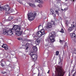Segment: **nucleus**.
I'll list each match as a JSON object with an SVG mask.
<instances>
[{"instance_id":"1","label":"nucleus","mask_w":76,"mask_h":76,"mask_svg":"<svg viewBox=\"0 0 76 76\" xmlns=\"http://www.w3.org/2000/svg\"><path fill=\"white\" fill-rule=\"evenodd\" d=\"M22 26L20 24L18 25H14L12 28H5L4 29L3 34L6 35H11L14 32L15 35L18 36H20L22 34V31H20Z\"/></svg>"},{"instance_id":"2","label":"nucleus","mask_w":76,"mask_h":76,"mask_svg":"<svg viewBox=\"0 0 76 76\" xmlns=\"http://www.w3.org/2000/svg\"><path fill=\"white\" fill-rule=\"evenodd\" d=\"M56 37V33L55 31H53L51 33V35L50 37H48L46 39V41L48 43H54L55 41V37Z\"/></svg>"},{"instance_id":"3","label":"nucleus","mask_w":76,"mask_h":76,"mask_svg":"<svg viewBox=\"0 0 76 76\" xmlns=\"http://www.w3.org/2000/svg\"><path fill=\"white\" fill-rule=\"evenodd\" d=\"M37 15V13L36 12H34V14L32 12H30V13H28L27 14L28 19L29 20H34L35 19V16Z\"/></svg>"},{"instance_id":"4","label":"nucleus","mask_w":76,"mask_h":76,"mask_svg":"<svg viewBox=\"0 0 76 76\" xmlns=\"http://www.w3.org/2000/svg\"><path fill=\"white\" fill-rule=\"evenodd\" d=\"M29 55L32 58V60H33L34 61L37 60L38 56H37V55L35 53L32 52V51H31Z\"/></svg>"},{"instance_id":"5","label":"nucleus","mask_w":76,"mask_h":76,"mask_svg":"<svg viewBox=\"0 0 76 76\" xmlns=\"http://www.w3.org/2000/svg\"><path fill=\"white\" fill-rule=\"evenodd\" d=\"M64 75V72L61 69H59V70H58L57 76H63Z\"/></svg>"},{"instance_id":"6","label":"nucleus","mask_w":76,"mask_h":76,"mask_svg":"<svg viewBox=\"0 0 76 76\" xmlns=\"http://www.w3.org/2000/svg\"><path fill=\"white\" fill-rule=\"evenodd\" d=\"M3 11L6 10V12H9V10L10 9V7L7 6H3Z\"/></svg>"},{"instance_id":"7","label":"nucleus","mask_w":76,"mask_h":76,"mask_svg":"<svg viewBox=\"0 0 76 76\" xmlns=\"http://www.w3.org/2000/svg\"><path fill=\"white\" fill-rule=\"evenodd\" d=\"M33 42V40L31 39H26L22 41V43L23 44H24L25 42Z\"/></svg>"},{"instance_id":"8","label":"nucleus","mask_w":76,"mask_h":76,"mask_svg":"<svg viewBox=\"0 0 76 76\" xmlns=\"http://www.w3.org/2000/svg\"><path fill=\"white\" fill-rule=\"evenodd\" d=\"M41 39H42V38L41 37H39L38 38L36 41V43L37 45H39L41 41Z\"/></svg>"},{"instance_id":"9","label":"nucleus","mask_w":76,"mask_h":76,"mask_svg":"<svg viewBox=\"0 0 76 76\" xmlns=\"http://www.w3.org/2000/svg\"><path fill=\"white\" fill-rule=\"evenodd\" d=\"M70 37L71 38V39H72L73 40L75 39V38L76 37V34L74 33H71L70 34Z\"/></svg>"},{"instance_id":"10","label":"nucleus","mask_w":76,"mask_h":76,"mask_svg":"<svg viewBox=\"0 0 76 76\" xmlns=\"http://www.w3.org/2000/svg\"><path fill=\"white\" fill-rule=\"evenodd\" d=\"M33 51L32 52H34V53H37L38 51V48L36 46H34L33 47Z\"/></svg>"},{"instance_id":"11","label":"nucleus","mask_w":76,"mask_h":76,"mask_svg":"<svg viewBox=\"0 0 76 76\" xmlns=\"http://www.w3.org/2000/svg\"><path fill=\"white\" fill-rule=\"evenodd\" d=\"M52 25L53 24L51 23H48L47 25V29H49V28H51L52 27Z\"/></svg>"},{"instance_id":"12","label":"nucleus","mask_w":76,"mask_h":76,"mask_svg":"<svg viewBox=\"0 0 76 76\" xmlns=\"http://www.w3.org/2000/svg\"><path fill=\"white\" fill-rule=\"evenodd\" d=\"M22 48H24V49H26L25 50H26V51H27L28 50V48H29V47H28V46H26V45H23L22 46Z\"/></svg>"},{"instance_id":"13","label":"nucleus","mask_w":76,"mask_h":76,"mask_svg":"<svg viewBox=\"0 0 76 76\" xmlns=\"http://www.w3.org/2000/svg\"><path fill=\"white\" fill-rule=\"evenodd\" d=\"M44 34H42L39 31H38L37 32V36L38 37H42V36Z\"/></svg>"},{"instance_id":"14","label":"nucleus","mask_w":76,"mask_h":76,"mask_svg":"<svg viewBox=\"0 0 76 76\" xmlns=\"http://www.w3.org/2000/svg\"><path fill=\"white\" fill-rule=\"evenodd\" d=\"M28 4L30 6L32 7H36V6L35 5L33 4H32L29 3Z\"/></svg>"},{"instance_id":"15","label":"nucleus","mask_w":76,"mask_h":76,"mask_svg":"<svg viewBox=\"0 0 76 76\" xmlns=\"http://www.w3.org/2000/svg\"><path fill=\"white\" fill-rule=\"evenodd\" d=\"M39 31L42 33L43 35L45 34V31L43 29H42L41 30V31Z\"/></svg>"},{"instance_id":"16","label":"nucleus","mask_w":76,"mask_h":76,"mask_svg":"<svg viewBox=\"0 0 76 76\" xmlns=\"http://www.w3.org/2000/svg\"><path fill=\"white\" fill-rule=\"evenodd\" d=\"M8 20H13V18L12 16H10L8 18Z\"/></svg>"},{"instance_id":"17","label":"nucleus","mask_w":76,"mask_h":76,"mask_svg":"<svg viewBox=\"0 0 76 76\" xmlns=\"http://www.w3.org/2000/svg\"><path fill=\"white\" fill-rule=\"evenodd\" d=\"M7 45L6 44H3V45H2V48H5L6 47H7Z\"/></svg>"},{"instance_id":"18","label":"nucleus","mask_w":76,"mask_h":76,"mask_svg":"<svg viewBox=\"0 0 76 76\" xmlns=\"http://www.w3.org/2000/svg\"><path fill=\"white\" fill-rule=\"evenodd\" d=\"M72 53H73L74 54H76V49L75 48L74 50H72Z\"/></svg>"},{"instance_id":"19","label":"nucleus","mask_w":76,"mask_h":76,"mask_svg":"<svg viewBox=\"0 0 76 76\" xmlns=\"http://www.w3.org/2000/svg\"><path fill=\"white\" fill-rule=\"evenodd\" d=\"M73 30V28L72 27H70L69 28V32H71Z\"/></svg>"},{"instance_id":"20","label":"nucleus","mask_w":76,"mask_h":76,"mask_svg":"<svg viewBox=\"0 0 76 76\" xmlns=\"http://www.w3.org/2000/svg\"><path fill=\"white\" fill-rule=\"evenodd\" d=\"M37 2L39 3H42V0H39L37 1Z\"/></svg>"},{"instance_id":"21","label":"nucleus","mask_w":76,"mask_h":76,"mask_svg":"<svg viewBox=\"0 0 76 76\" xmlns=\"http://www.w3.org/2000/svg\"><path fill=\"white\" fill-rule=\"evenodd\" d=\"M66 24V26H68V24H69V21L67 20L65 21Z\"/></svg>"},{"instance_id":"22","label":"nucleus","mask_w":76,"mask_h":76,"mask_svg":"<svg viewBox=\"0 0 76 76\" xmlns=\"http://www.w3.org/2000/svg\"><path fill=\"white\" fill-rule=\"evenodd\" d=\"M0 11H3V7H1V5H0Z\"/></svg>"},{"instance_id":"23","label":"nucleus","mask_w":76,"mask_h":76,"mask_svg":"<svg viewBox=\"0 0 76 76\" xmlns=\"http://www.w3.org/2000/svg\"><path fill=\"white\" fill-rule=\"evenodd\" d=\"M55 12L56 14H57L58 15H59V14H60V13H59V12H58V11H55Z\"/></svg>"},{"instance_id":"24","label":"nucleus","mask_w":76,"mask_h":76,"mask_svg":"<svg viewBox=\"0 0 76 76\" xmlns=\"http://www.w3.org/2000/svg\"><path fill=\"white\" fill-rule=\"evenodd\" d=\"M61 62V58H59V62L58 64H60V62Z\"/></svg>"},{"instance_id":"25","label":"nucleus","mask_w":76,"mask_h":76,"mask_svg":"<svg viewBox=\"0 0 76 76\" xmlns=\"http://www.w3.org/2000/svg\"><path fill=\"white\" fill-rule=\"evenodd\" d=\"M59 54V52L58 51H56V55L58 56Z\"/></svg>"},{"instance_id":"26","label":"nucleus","mask_w":76,"mask_h":76,"mask_svg":"<svg viewBox=\"0 0 76 76\" xmlns=\"http://www.w3.org/2000/svg\"><path fill=\"white\" fill-rule=\"evenodd\" d=\"M17 1H18V2H19V3H20V4H22V1H20V0H17Z\"/></svg>"},{"instance_id":"27","label":"nucleus","mask_w":76,"mask_h":76,"mask_svg":"<svg viewBox=\"0 0 76 76\" xmlns=\"http://www.w3.org/2000/svg\"><path fill=\"white\" fill-rule=\"evenodd\" d=\"M60 32H62V33H64V30H63V29L62 28Z\"/></svg>"},{"instance_id":"28","label":"nucleus","mask_w":76,"mask_h":76,"mask_svg":"<svg viewBox=\"0 0 76 76\" xmlns=\"http://www.w3.org/2000/svg\"><path fill=\"white\" fill-rule=\"evenodd\" d=\"M1 73H2V74H4V73H7V72H5L4 71H3L1 72Z\"/></svg>"},{"instance_id":"29","label":"nucleus","mask_w":76,"mask_h":76,"mask_svg":"<svg viewBox=\"0 0 76 76\" xmlns=\"http://www.w3.org/2000/svg\"><path fill=\"white\" fill-rule=\"evenodd\" d=\"M71 27L72 28H75V25L72 24L71 25Z\"/></svg>"},{"instance_id":"30","label":"nucleus","mask_w":76,"mask_h":76,"mask_svg":"<svg viewBox=\"0 0 76 76\" xmlns=\"http://www.w3.org/2000/svg\"><path fill=\"white\" fill-rule=\"evenodd\" d=\"M18 39L20 41H21V40H22V39L21 38H18Z\"/></svg>"},{"instance_id":"31","label":"nucleus","mask_w":76,"mask_h":76,"mask_svg":"<svg viewBox=\"0 0 76 76\" xmlns=\"http://www.w3.org/2000/svg\"><path fill=\"white\" fill-rule=\"evenodd\" d=\"M52 15L53 16H54V17H56V14H53V12H52Z\"/></svg>"},{"instance_id":"32","label":"nucleus","mask_w":76,"mask_h":76,"mask_svg":"<svg viewBox=\"0 0 76 76\" xmlns=\"http://www.w3.org/2000/svg\"><path fill=\"white\" fill-rule=\"evenodd\" d=\"M4 48L5 50H7L8 49V47L7 46V47H5V48Z\"/></svg>"},{"instance_id":"33","label":"nucleus","mask_w":76,"mask_h":76,"mask_svg":"<svg viewBox=\"0 0 76 76\" xmlns=\"http://www.w3.org/2000/svg\"><path fill=\"white\" fill-rule=\"evenodd\" d=\"M33 39H37V37L35 36H33Z\"/></svg>"},{"instance_id":"34","label":"nucleus","mask_w":76,"mask_h":76,"mask_svg":"<svg viewBox=\"0 0 76 76\" xmlns=\"http://www.w3.org/2000/svg\"><path fill=\"white\" fill-rule=\"evenodd\" d=\"M4 66H5V65H4V64L3 63H1V66H2V67H4Z\"/></svg>"},{"instance_id":"35","label":"nucleus","mask_w":76,"mask_h":76,"mask_svg":"<svg viewBox=\"0 0 76 76\" xmlns=\"http://www.w3.org/2000/svg\"><path fill=\"white\" fill-rule=\"evenodd\" d=\"M68 9V7L64 9V11L67 10Z\"/></svg>"},{"instance_id":"36","label":"nucleus","mask_w":76,"mask_h":76,"mask_svg":"<svg viewBox=\"0 0 76 76\" xmlns=\"http://www.w3.org/2000/svg\"><path fill=\"white\" fill-rule=\"evenodd\" d=\"M41 26V25H40L39 26L38 28L39 29V27Z\"/></svg>"},{"instance_id":"37","label":"nucleus","mask_w":76,"mask_h":76,"mask_svg":"<svg viewBox=\"0 0 76 76\" xmlns=\"http://www.w3.org/2000/svg\"><path fill=\"white\" fill-rule=\"evenodd\" d=\"M75 74H76V72H75V73L72 76H75Z\"/></svg>"},{"instance_id":"38","label":"nucleus","mask_w":76,"mask_h":76,"mask_svg":"<svg viewBox=\"0 0 76 76\" xmlns=\"http://www.w3.org/2000/svg\"><path fill=\"white\" fill-rule=\"evenodd\" d=\"M66 45H67V43H66L65 44V46L66 47Z\"/></svg>"},{"instance_id":"39","label":"nucleus","mask_w":76,"mask_h":76,"mask_svg":"<svg viewBox=\"0 0 76 76\" xmlns=\"http://www.w3.org/2000/svg\"><path fill=\"white\" fill-rule=\"evenodd\" d=\"M50 70H49L48 72H47V73H50Z\"/></svg>"},{"instance_id":"40","label":"nucleus","mask_w":76,"mask_h":76,"mask_svg":"<svg viewBox=\"0 0 76 76\" xmlns=\"http://www.w3.org/2000/svg\"><path fill=\"white\" fill-rule=\"evenodd\" d=\"M62 40H60V43H61V42H62Z\"/></svg>"},{"instance_id":"41","label":"nucleus","mask_w":76,"mask_h":76,"mask_svg":"<svg viewBox=\"0 0 76 76\" xmlns=\"http://www.w3.org/2000/svg\"><path fill=\"white\" fill-rule=\"evenodd\" d=\"M70 73H69V76H70Z\"/></svg>"},{"instance_id":"42","label":"nucleus","mask_w":76,"mask_h":76,"mask_svg":"<svg viewBox=\"0 0 76 76\" xmlns=\"http://www.w3.org/2000/svg\"><path fill=\"white\" fill-rule=\"evenodd\" d=\"M75 65H74V66H73V67H74V69H75Z\"/></svg>"},{"instance_id":"43","label":"nucleus","mask_w":76,"mask_h":76,"mask_svg":"<svg viewBox=\"0 0 76 76\" xmlns=\"http://www.w3.org/2000/svg\"><path fill=\"white\" fill-rule=\"evenodd\" d=\"M61 10H63V9H61Z\"/></svg>"},{"instance_id":"44","label":"nucleus","mask_w":76,"mask_h":76,"mask_svg":"<svg viewBox=\"0 0 76 76\" xmlns=\"http://www.w3.org/2000/svg\"><path fill=\"white\" fill-rule=\"evenodd\" d=\"M67 0H65V1H67Z\"/></svg>"},{"instance_id":"45","label":"nucleus","mask_w":76,"mask_h":76,"mask_svg":"<svg viewBox=\"0 0 76 76\" xmlns=\"http://www.w3.org/2000/svg\"><path fill=\"white\" fill-rule=\"evenodd\" d=\"M0 43H1V41H0Z\"/></svg>"},{"instance_id":"46","label":"nucleus","mask_w":76,"mask_h":76,"mask_svg":"<svg viewBox=\"0 0 76 76\" xmlns=\"http://www.w3.org/2000/svg\"><path fill=\"white\" fill-rule=\"evenodd\" d=\"M59 0V1H60V0Z\"/></svg>"},{"instance_id":"47","label":"nucleus","mask_w":76,"mask_h":76,"mask_svg":"<svg viewBox=\"0 0 76 76\" xmlns=\"http://www.w3.org/2000/svg\"><path fill=\"white\" fill-rule=\"evenodd\" d=\"M24 56H26V55H25V54H24Z\"/></svg>"},{"instance_id":"48","label":"nucleus","mask_w":76,"mask_h":76,"mask_svg":"<svg viewBox=\"0 0 76 76\" xmlns=\"http://www.w3.org/2000/svg\"><path fill=\"white\" fill-rule=\"evenodd\" d=\"M44 0L45 1L46 0Z\"/></svg>"},{"instance_id":"49","label":"nucleus","mask_w":76,"mask_h":76,"mask_svg":"<svg viewBox=\"0 0 76 76\" xmlns=\"http://www.w3.org/2000/svg\"><path fill=\"white\" fill-rule=\"evenodd\" d=\"M16 59H17V58H16Z\"/></svg>"},{"instance_id":"50","label":"nucleus","mask_w":76,"mask_h":76,"mask_svg":"<svg viewBox=\"0 0 76 76\" xmlns=\"http://www.w3.org/2000/svg\"><path fill=\"white\" fill-rule=\"evenodd\" d=\"M18 76H19V75H18Z\"/></svg>"},{"instance_id":"51","label":"nucleus","mask_w":76,"mask_h":76,"mask_svg":"<svg viewBox=\"0 0 76 76\" xmlns=\"http://www.w3.org/2000/svg\"><path fill=\"white\" fill-rule=\"evenodd\" d=\"M17 61H18V60H17Z\"/></svg>"}]
</instances>
